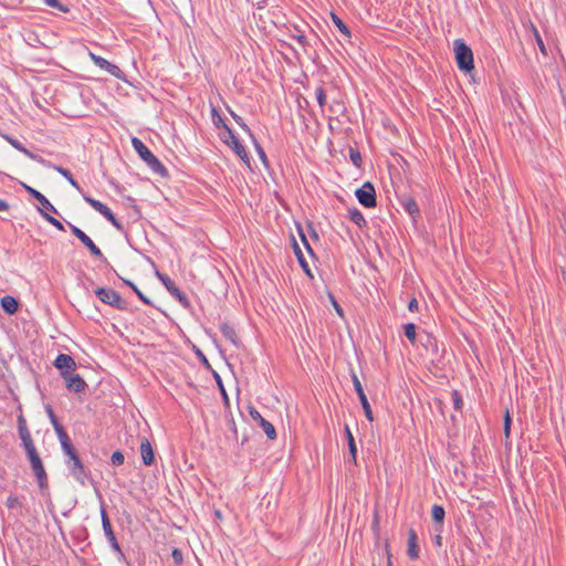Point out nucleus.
I'll list each match as a JSON object with an SVG mask.
<instances>
[{"mask_svg":"<svg viewBox=\"0 0 566 566\" xmlns=\"http://www.w3.org/2000/svg\"><path fill=\"white\" fill-rule=\"evenodd\" d=\"M18 434L40 491L49 489V479L42 459L35 448L27 420L22 412L17 417Z\"/></svg>","mask_w":566,"mask_h":566,"instance_id":"nucleus-1","label":"nucleus"},{"mask_svg":"<svg viewBox=\"0 0 566 566\" xmlns=\"http://www.w3.org/2000/svg\"><path fill=\"white\" fill-rule=\"evenodd\" d=\"M65 460L64 463L69 469L70 474L81 484L85 485L86 481L91 476V471L87 467L84 465L82 459L78 455L76 449L64 453Z\"/></svg>","mask_w":566,"mask_h":566,"instance_id":"nucleus-2","label":"nucleus"},{"mask_svg":"<svg viewBox=\"0 0 566 566\" xmlns=\"http://www.w3.org/2000/svg\"><path fill=\"white\" fill-rule=\"evenodd\" d=\"M132 145L135 151L154 172L158 174L161 177L168 176L167 168L139 138L133 137Z\"/></svg>","mask_w":566,"mask_h":566,"instance_id":"nucleus-3","label":"nucleus"},{"mask_svg":"<svg viewBox=\"0 0 566 566\" xmlns=\"http://www.w3.org/2000/svg\"><path fill=\"white\" fill-rule=\"evenodd\" d=\"M453 48L459 70L465 73L471 72L474 69L473 52L471 48L462 39L454 40Z\"/></svg>","mask_w":566,"mask_h":566,"instance_id":"nucleus-4","label":"nucleus"},{"mask_svg":"<svg viewBox=\"0 0 566 566\" xmlns=\"http://www.w3.org/2000/svg\"><path fill=\"white\" fill-rule=\"evenodd\" d=\"M157 279L164 284L169 294L177 300L184 308H190L191 303L188 296L176 285V283L167 275L156 271Z\"/></svg>","mask_w":566,"mask_h":566,"instance_id":"nucleus-5","label":"nucleus"},{"mask_svg":"<svg viewBox=\"0 0 566 566\" xmlns=\"http://www.w3.org/2000/svg\"><path fill=\"white\" fill-rule=\"evenodd\" d=\"M94 293L104 304H107L119 311H125L127 308L126 301H124L119 293L113 289L97 287Z\"/></svg>","mask_w":566,"mask_h":566,"instance_id":"nucleus-6","label":"nucleus"},{"mask_svg":"<svg viewBox=\"0 0 566 566\" xmlns=\"http://www.w3.org/2000/svg\"><path fill=\"white\" fill-rule=\"evenodd\" d=\"M222 140L229 145L234 154L248 166L250 167V157L248 151L245 150V147L240 142L238 136L234 134V132L227 127V133H223Z\"/></svg>","mask_w":566,"mask_h":566,"instance_id":"nucleus-7","label":"nucleus"},{"mask_svg":"<svg viewBox=\"0 0 566 566\" xmlns=\"http://www.w3.org/2000/svg\"><path fill=\"white\" fill-rule=\"evenodd\" d=\"M67 224H69V228H70L72 234L74 237H76L88 249L90 253L93 256H95L104 262L107 261L106 258L104 256V254L102 253L101 249L93 242V240L83 230H81L78 227L72 224L71 222H67Z\"/></svg>","mask_w":566,"mask_h":566,"instance_id":"nucleus-8","label":"nucleus"},{"mask_svg":"<svg viewBox=\"0 0 566 566\" xmlns=\"http://www.w3.org/2000/svg\"><path fill=\"white\" fill-rule=\"evenodd\" d=\"M355 196L358 202L365 208H375L377 205L376 190L370 181L364 182V185L355 191Z\"/></svg>","mask_w":566,"mask_h":566,"instance_id":"nucleus-9","label":"nucleus"},{"mask_svg":"<svg viewBox=\"0 0 566 566\" xmlns=\"http://www.w3.org/2000/svg\"><path fill=\"white\" fill-rule=\"evenodd\" d=\"M101 518H102V526L104 534L114 552H116L119 555H123V551L116 539V536L114 534V531L112 528V524L107 514V511L104 505L101 506Z\"/></svg>","mask_w":566,"mask_h":566,"instance_id":"nucleus-10","label":"nucleus"},{"mask_svg":"<svg viewBox=\"0 0 566 566\" xmlns=\"http://www.w3.org/2000/svg\"><path fill=\"white\" fill-rule=\"evenodd\" d=\"M53 366L60 371L62 378L74 373L76 369L74 358L67 354H59L53 361Z\"/></svg>","mask_w":566,"mask_h":566,"instance_id":"nucleus-11","label":"nucleus"},{"mask_svg":"<svg viewBox=\"0 0 566 566\" xmlns=\"http://www.w3.org/2000/svg\"><path fill=\"white\" fill-rule=\"evenodd\" d=\"M352 381H353V385H354V388H355V391L359 398V401H360V405L363 407V410H364V413H365V417L367 418L368 421H373L374 420V416H373V411H371V407L368 402V399L365 395V391H364V388L361 386V382L360 380L358 379L357 375L355 373H352Z\"/></svg>","mask_w":566,"mask_h":566,"instance_id":"nucleus-12","label":"nucleus"},{"mask_svg":"<svg viewBox=\"0 0 566 566\" xmlns=\"http://www.w3.org/2000/svg\"><path fill=\"white\" fill-rule=\"evenodd\" d=\"M397 198H398V202L403 208V210L416 222L421 216L417 201L411 196H409L407 193L399 195Z\"/></svg>","mask_w":566,"mask_h":566,"instance_id":"nucleus-13","label":"nucleus"},{"mask_svg":"<svg viewBox=\"0 0 566 566\" xmlns=\"http://www.w3.org/2000/svg\"><path fill=\"white\" fill-rule=\"evenodd\" d=\"M249 413L253 421L256 422L263 429L265 436L270 440L276 439L277 434L274 426L270 421L264 419L255 408L251 407Z\"/></svg>","mask_w":566,"mask_h":566,"instance_id":"nucleus-14","label":"nucleus"},{"mask_svg":"<svg viewBox=\"0 0 566 566\" xmlns=\"http://www.w3.org/2000/svg\"><path fill=\"white\" fill-rule=\"evenodd\" d=\"M2 137L13 147L15 148L17 150H19L20 153L24 154L27 157H29L30 159L39 163L40 165H49V160H46L45 158H43L42 156L38 155V154H34L32 151H30L29 149H27L22 143H20L18 139L13 138L12 136H9L7 134H3Z\"/></svg>","mask_w":566,"mask_h":566,"instance_id":"nucleus-15","label":"nucleus"},{"mask_svg":"<svg viewBox=\"0 0 566 566\" xmlns=\"http://www.w3.org/2000/svg\"><path fill=\"white\" fill-rule=\"evenodd\" d=\"M21 185L32 198L39 201V203L42 206L41 209L52 213H59L56 208L49 201V199L43 193H41L40 191L24 182H21Z\"/></svg>","mask_w":566,"mask_h":566,"instance_id":"nucleus-16","label":"nucleus"},{"mask_svg":"<svg viewBox=\"0 0 566 566\" xmlns=\"http://www.w3.org/2000/svg\"><path fill=\"white\" fill-rule=\"evenodd\" d=\"M63 380L65 381L66 389L71 392L81 394L87 387V384L78 374L72 373L64 377Z\"/></svg>","mask_w":566,"mask_h":566,"instance_id":"nucleus-17","label":"nucleus"},{"mask_svg":"<svg viewBox=\"0 0 566 566\" xmlns=\"http://www.w3.org/2000/svg\"><path fill=\"white\" fill-rule=\"evenodd\" d=\"M420 343L432 356L440 357L439 344L436 336L430 333H424V335L420 337Z\"/></svg>","mask_w":566,"mask_h":566,"instance_id":"nucleus-18","label":"nucleus"},{"mask_svg":"<svg viewBox=\"0 0 566 566\" xmlns=\"http://www.w3.org/2000/svg\"><path fill=\"white\" fill-rule=\"evenodd\" d=\"M139 450L143 463L148 467L151 465L155 461V455L153 447L147 438H143L140 440Z\"/></svg>","mask_w":566,"mask_h":566,"instance_id":"nucleus-19","label":"nucleus"},{"mask_svg":"<svg viewBox=\"0 0 566 566\" xmlns=\"http://www.w3.org/2000/svg\"><path fill=\"white\" fill-rule=\"evenodd\" d=\"M419 545H418V535L413 528H409L408 531V548L407 555L410 559H417L419 557Z\"/></svg>","mask_w":566,"mask_h":566,"instance_id":"nucleus-20","label":"nucleus"},{"mask_svg":"<svg viewBox=\"0 0 566 566\" xmlns=\"http://www.w3.org/2000/svg\"><path fill=\"white\" fill-rule=\"evenodd\" d=\"M96 66H98L102 70H105L111 75L115 76L116 78H124V72L120 70L119 66L116 64L111 63L104 57H97L96 60Z\"/></svg>","mask_w":566,"mask_h":566,"instance_id":"nucleus-21","label":"nucleus"},{"mask_svg":"<svg viewBox=\"0 0 566 566\" xmlns=\"http://www.w3.org/2000/svg\"><path fill=\"white\" fill-rule=\"evenodd\" d=\"M220 332L222 333L223 337L227 338L232 345H234L235 347L240 346V338L237 335L233 325H231L228 322H223L220 324Z\"/></svg>","mask_w":566,"mask_h":566,"instance_id":"nucleus-22","label":"nucleus"},{"mask_svg":"<svg viewBox=\"0 0 566 566\" xmlns=\"http://www.w3.org/2000/svg\"><path fill=\"white\" fill-rule=\"evenodd\" d=\"M54 431L57 436L63 453L70 452L75 449L63 426L54 428Z\"/></svg>","mask_w":566,"mask_h":566,"instance_id":"nucleus-23","label":"nucleus"},{"mask_svg":"<svg viewBox=\"0 0 566 566\" xmlns=\"http://www.w3.org/2000/svg\"><path fill=\"white\" fill-rule=\"evenodd\" d=\"M54 431L57 436L63 453L70 452L75 449L63 426L54 428Z\"/></svg>","mask_w":566,"mask_h":566,"instance_id":"nucleus-24","label":"nucleus"},{"mask_svg":"<svg viewBox=\"0 0 566 566\" xmlns=\"http://www.w3.org/2000/svg\"><path fill=\"white\" fill-rule=\"evenodd\" d=\"M43 166L57 171L60 175H62L70 182V185L72 187H74L78 191H82V188H81L80 184L73 178V176H72V174H71V171L69 169H66V168H64L62 166L54 165L50 160H49V165H43Z\"/></svg>","mask_w":566,"mask_h":566,"instance_id":"nucleus-25","label":"nucleus"},{"mask_svg":"<svg viewBox=\"0 0 566 566\" xmlns=\"http://www.w3.org/2000/svg\"><path fill=\"white\" fill-rule=\"evenodd\" d=\"M0 304L4 313L9 315L15 314L19 310L18 300L11 295H4L3 297H1Z\"/></svg>","mask_w":566,"mask_h":566,"instance_id":"nucleus-26","label":"nucleus"},{"mask_svg":"<svg viewBox=\"0 0 566 566\" xmlns=\"http://www.w3.org/2000/svg\"><path fill=\"white\" fill-rule=\"evenodd\" d=\"M345 437H346L348 450H349V458H348L347 462L356 464L357 447H356L355 438H354L348 426H345Z\"/></svg>","mask_w":566,"mask_h":566,"instance_id":"nucleus-27","label":"nucleus"},{"mask_svg":"<svg viewBox=\"0 0 566 566\" xmlns=\"http://www.w3.org/2000/svg\"><path fill=\"white\" fill-rule=\"evenodd\" d=\"M293 247H294V253H295V255H296V258H297V261H298V263H300V266L302 268V270L304 271V273H305L308 277L313 279V277H314V275H313V273H312V271H311V268H310V265H308L307 261L305 260V258H304V254H303L302 250L300 249V247L297 245V243H296L295 241H294V245H293Z\"/></svg>","mask_w":566,"mask_h":566,"instance_id":"nucleus-28","label":"nucleus"},{"mask_svg":"<svg viewBox=\"0 0 566 566\" xmlns=\"http://www.w3.org/2000/svg\"><path fill=\"white\" fill-rule=\"evenodd\" d=\"M348 218L359 228H365L367 226V221L364 214L357 208H352L348 210Z\"/></svg>","mask_w":566,"mask_h":566,"instance_id":"nucleus-29","label":"nucleus"},{"mask_svg":"<svg viewBox=\"0 0 566 566\" xmlns=\"http://www.w3.org/2000/svg\"><path fill=\"white\" fill-rule=\"evenodd\" d=\"M211 120L217 128H223L224 133H227V127L229 126L226 124L223 117L214 106L211 108Z\"/></svg>","mask_w":566,"mask_h":566,"instance_id":"nucleus-30","label":"nucleus"},{"mask_svg":"<svg viewBox=\"0 0 566 566\" xmlns=\"http://www.w3.org/2000/svg\"><path fill=\"white\" fill-rule=\"evenodd\" d=\"M123 283L129 286L136 296L146 305H151V301L135 285L132 281L122 279Z\"/></svg>","mask_w":566,"mask_h":566,"instance_id":"nucleus-31","label":"nucleus"},{"mask_svg":"<svg viewBox=\"0 0 566 566\" xmlns=\"http://www.w3.org/2000/svg\"><path fill=\"white\" fill-rule=\"evenodd\" d=\"M331 18L333 23L337 27L339 32L344 34L345 36H350V30L349 28L344 23V21L334 12L331 13Z\"/></svg>","mask_w":566,"mask_h":566,"instance_id":"nucleus-32","label":"nucleus"},{"mask_svg":"<svg viewBox=\"0 0 566 566\" xmlns=\"http://www.w3.org/2000/svg\"><path fill=\"white\" fill-rule=\"evenodd\" d=\"M416 329H417V327L413 323H407L403 325V334L407 337V339L410 342L411 345H416V343H417Z\"/></svg>","mask_w":566,"mask_h":566,"instance_id":"nucleus-33","label":"nucleus"},{"mask_svg":"<svg viewBox=\"0 0 566 566\" xmlns=\"http://www.w3.org/2000/svg\"><path fill=\"white\" fill-rule=\"evenodd\" d=\"M83 199L85 202H87L95 211L99 212L101 214L104 212V210L107 208L105 203H103L99 200H96L92 198L88 195H83Z\"/></svg>","mask_w":566,"mask_h":566,"instance_id":"nucleus-34","label":"nucleus"},{"mask_svg":"<svg viewBox=\"0 0 566 566\" xmlns=\"http://www.w3.org/2000/svg\"><path fill=\"white\" fill-rule=\"evenodd\" d=\"M431 516L436 523L443 524L446 517V511L443 506L434 504L431 510Z\"/></svg>","mask_w":566,"mask_h":566,"instance_id":"nucleus-35","label":"nucleus"},{"mask_svg":"<svg viewBox=\"0 0 566 566\" xmlns=\"http://www.w3.org/2000/svg\"><path fill=\"white\" fill-rule=\"evenodd\" d=\"M531 31L534 35L535 42H536L539 51L542 52V54L547 55V49L545 46V43H544L537 28L533 23H531Z\"/></svg>","mask_w":566,"mask_h":566,"instance_id":"nucleus-36","label":"nucleus"},{"mask_svg":"<svg viewBox=\"0 0 566 566\" xmlns=\"http://www.w3.org/2000/svg\"><path fill=\"white\" fill-rule=\"evenodd\" d=\"M39 213L53 227H55L60 231H64V226L61 221L52 217L48 211H44L43 209H38Z\"/></svg>","mask_w":566,"mask_h":566,"instance_id":"nucleus-37","label":"nucleus"},{"mask_svg":"<svg viewBox=\"0 0 566 566\" xmlns=\"http://www.w3.org/2000/svg\"><path fill=\"white\" fill-rule=\"evenodd\" d=\"M213 377H214L216 382L218 385V389H219V391H220V394L222 396L223 403L226 406H229V396H228L227 390H226V388L223 386V382H222V379H221L220 375L217 371L213 370Z\"/></svg>","mask_w":566,"mask_h":566,"instance_id":"nucleus-38","label":"nucleus"},{"mask_svg":"<svg viewBox=\"0 0 566 566\" xmlns=\"http://www.w3.org/2000/svg\"><path fill=\"white\" fill-rule=\"evenodd\" d=\"M349 158L353 165L360 168L363 165L361 154L358 148L349 147Z\"/></svg>","mask_w":566,"mask_h":566,"instance_id":"nucleus-39","label":"nucleus"},{"mask_svg":"<svg viewBox=\"0 0 566 566\" xmlns=\"http://www.w3.org/2000/svg\"><path fill=\"white\" fill-rule=\"evenodd\" d=\"M229 113L231 114L232 118L234 119V122L245 132L248 133L251 137H253V134L251 132V129L249 128V126L245 124V122L243 120V118L241 116H239L238 114H235L233 111H231L230 108H228Z\"/></svg>","mask_w":566,"mask_h":566,"instance_id":"nucleus-40","label":"nucleus"},{"mask_svg":"<svg viewBox=\"0 0 566 566\" xmlns=\"http://www.w3.org/2000/svg\"><path fill=\"white\" fill-rule=\"evenodd\" d=\"M44 409H45V412L50 419V422H51L53 429L59 426H62L61 422L59 421L53 408L51 407V405H45Z\"/></svg>","mask_w":566,"mask_h":566,"instance_id":"nucleus-41","label":"nucleus"},{"mask_svg":"<svg viewBox=\"0 0 566 566\" xmlns=\"http://www.w3.org/2000/svg\"><path fill=\"white\" fill-rule=\"evenodd\" d=\"M43 2L49 7L57 9L59 11L64 13L70 11V8L63 4L60 0H43Z\"/></svg>","mask_w":566,"mask_h":566,"instance_id":"nucleus-42","label":"nucleus"},{"mask_svg":"<svg viewBox=\"0 0 566 566\" xmlns=\"http://www.w3.org/2000/svg\"><path fill=\"white\" fill-rule=\"evenodd\" d=\"M451 397H452L453 408L455 410H461L463 407V399H462L461 394L458 390H452Z\"/></svg>","mask_w":566,"mask_h":566,"instance_id":"nucleus-43","label":"nucleus"},{"mask_svg":"<svg viewBox=\"0 0 566 566\" xmlns=\"http://www.w3.org/2000/svg\"><path fill=\"white\" fill-rule=\"evenodd\" d=\"M124 460H125V457H124V453L119 450L113 452V454L111 455V462L113 465H122L124 463Z\"/></svg>","mask_w":566,"mask_h":566,"instance_id":"nucleus-44","label":"nucleus"},{"mask_svg":"<svg viewBox=\"0 0 566 566\" xmlns=\"http://www.w3.org/2000/svg\"><path fill=\"white\" fill-rule=\"evenodd\" d=\"M315 95H316V99H317L318 105L321 107H323L326 104V93H325L324 87L323 86H318L315 90Z\"/></svg>","mask_w":566,"mask_h":566,"instance_id":"nucleus-45","label":"nucleus"},{"mask_svg":"<svg viewBox=\"0 0 566 566\" xmlns=\"http://www.w3.org/2000/svg\"><path fill=\"white\" fill-rule=\"evenodd\" d=\"M253 140H254V145H255V150H256V153L259 155L260 160L264 164V166L268 167L269 166V160H268V157H266V154H265L264 149L261 147L260 144L256 143L255 139H253Z\"/></svg>","mask_w":566,"mask_h":566,"instance_id":"nucleus-46","label":"nucleus"},{"mask_svg":"<svg viewBox=\"0 0 566 566\" xmlns=\"http://www.w3.org/2000/svg\"><path fill=\"white\" fill-rule=\"evenodd\" d=\"M6 505L8 509H15V507H20L22 505L20 499L18 496H14V495H10L8 496L7 499V502H6Z\"/></svg>","mask_w":566,"mask_h":566,"instance_id":"nucleus-47","label":"nucleus"},{"mask_svg":"<svg viewBox=\"0 0 566 566\" xmlns=\"http://www.w3.org/2000/svg\"><path fill=\"white\" fill-rule=\"evenodd\" d=\"M292 38L295 39L305 50H306V46L311 45L307 36L304 35L302 32H298L297 34H293Z\"/></svg>","mask_w":566,"mask_h":566,"instance_id":"nucleus-48","label":"nucleus"},{"mask_svg":"<svg viewBox=\"0 0 566 566\" xmlns=\"http://www.w3.org/2000/svg\"><path fill=\"white\" fill-rule=\"evenodd\" d=\"M171 557L176 565H181L184 562V554L179 548H174L171 552Z\"/></svg>","mask_w":566,"mask_h":566,"instance_id":"nucleus-49","label":"nucleus"},{"mask_svg":"<svg viewBox=\"0 0 566 566\" xmlns=\"http://www.w3.org/2000/svg\"><path fill=\"white\" fill-rule=\"evenodd\" d=\"M196 355L197 357L199 358L200 363L208 369H211V365L208 360V358L206 357V355L200 350V349H197L196 350Z\"/></svg>","mask_w":566,"mask_h":566,"instance_id":"nucleus-50","label":"nucleus"},{"mask_svg":"<svg viewBox=\"0 0 566 566\" xmlns=\"http://www.w3.org/2000/svg\"><path fill=\"white\" fill-rule=\"evenodd\" d=\"M511 417L509 415V412H506V416H505V419H504V433L506 437L510 436V430H511Z\"/></svg>","mask_w":566,"mask_h":566,"instance_id":"nucleus-51","label":"nucleus"},{"mask_svg":"<svg viewBox=\"0 0 566 566\" xmlns=\"http://www.w3.org/2000/svg\"><path fill=\"white\" fill-rule=\"evenodd\" d=\"M102 216L107 220L109 221L111 223L113 221H115L116 217L115 214L112 212V210L107 207L104 212L102 213Z\"/></svg>","mask_w":566,"mask_h":566,"instance_id":"nucleus-52","label":"nucleus"},{"mask_svg":"<svg viewBox=\"0 0 566 566\" xmlns=\"http://www.w3.org/2000/svg\"><path fill=\"white\" fill-rule=\"evenodd\" d=\"M300 234H301V238H302V242L303 244L305 245L307 252L311 254V255H314V251L313 249L311 248L305 234L300 230Z\"/></svg>","mask_w":566,"mask_h":566,"instance_id":"nucleus-53","label":"nucleus"},{"mask_svg":"<svg viewBox=\"0 0 566 566\" xmlns=\"http://www.w3.org/2000/svg\"><path fill=\"white\" fill-rule=\"evenodd\" d=\"M419 307L418 301L416 297H412L408 303V310L410 312H417Z\"/></svg>","mask_w":566,"mask_h":566,"instance_id":"nucleus-54","label":"nucleus"},{"mask_svg":"<svg viewBox=\"0 0 566 566\" xmlns=\"http://www.w3.org/2000/svg\"><path fill=\"white\" fill-rule=\"evenodd\" d=\"M112 224L120 232L125 233V228L122 222H119L117 219L112 222Z\"/></svg>","mask_w":566,"mask_h":566,"instance_id":"nucleus-55","label":"nucleus"},{"mask_svg":"<svg viewBox=\"0 0 566 566\" xmlns=\"http://www.w3.org/2000/svg\"><path fill=\"white\" fill-rule=\"evenodd\" d=\"M10 208L9 203L3 200V199H0V211H8Z\"/></svg>","mask_w":566,"mask_h":566,"instance_id":"nucleus-56","label":"nucleus"},{"mask_svg":"<svg viewBox=\"0 0 566 566\" xmlns=\"http://www.w3.org/2000/svg\"><path fill=\"white\" fill-rule=\"evenodd\" d=\"M333 304H334V307H335L337 314L343 316V308L340 307V305L334 298H333Z\"/></svg>","mask_w":566,"mask_h":566,"instance_id":"nucleus-57","label":"nucleus"},{"mask_svg":"<svg viewBox=\"0 0 566 566\" xmlns=\"http://www.w3.org/2000/svg\"><path fill=\"white\" fill-rule=\"evenodd\" d=\"M88 55H90L91 60L94 62V64L96 65V60H97V57H101V56H99V55L94 54L93 52H90V54H88Z\"/></svg>","mask_w":566,"mask_h":566,"instance_id":"nucleus-58","label":"nucleus"},{"mask_svg":"<svg viewBox=\"0 0 566 566\" xmlns=\"http://www.w3.org/2000/svg\"><path fill=\"white\" fill-rule=\"evenodd\" d=\"M436 541H437L438 545H441V536L440 535L437 536Z\"/></svg>","mask_w":566,"mask_h":566,"instance_id":"nucleus-59","label":"nucleus"},{"mask_svg":"<svg viewBox=\"0 0 566 566\" xmlns=\"http://www.w3.org/2000/svg\"><path fill=\"white\" fill-rule=\"evenodd\" d=\"M314 39H315V41H319V39L316 34H314Z\"/></svg>","mask_w":566,"mask_h":566,"instance_id":"nucleus-60","label":"nucleus"}]
</instances>
